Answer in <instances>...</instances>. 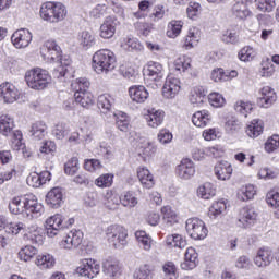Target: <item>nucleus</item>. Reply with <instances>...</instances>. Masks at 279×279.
I'll use <instances>...</instances> for the list:
<instances>
[{"label": "nucleus", "instance_id": "obj_1", "mask_svg": "<svg viewBox=\"0 0 279 279\" xmlns=\"http://www.w3.org/2000/svg\"><path fill=\"white\" fill-rule=\"evenodd\" d=\"M41 53L44 58H47L48 60H51V62H58V66L53 70V77H57V80H68V77H71V74H69V65L71 64V59L66 56L62 57V49L56 40L49 39L47 40L43 48Z\"/></svg>", "mask_w": 279, "mask_h": 279}, {"label": "nucleus", "instance_id": "obj_2", "mask_svg": "<svg viewBox=\"0 0 279 279\" xmlns=\"http://www.w3.org/2000/svg\"><path fill=\"white\" fill-rule=\"evenodd\" d=\"M93 69L98 75H108L117 69V57L110 49H100L93 56Z\"/></svg>", "mask_w": 279, "mask_h": 279}, {"label": "nucleus", "instance_id": "obj_3", "mask_svg": "<svg viewBox=\"0 0 279 279\" xmlns=\"http://www.w3.org/2000/svg\"><path fill=\"white\" fill-rule=\"evenodd\" d=\"M66 7L62 2L48 1L40 7L39 16L46 23H60L66 19Z\"/></svg>", "mask_w": 279, "mask_h": 279}, {"label": "nucleus", "instance_id": "obj_4", "mask_svg": "<svg viewBox=\"0 0 279 279\" xmlns=\"http://www.w3.org/2000/svg\"><path fill=\"white\" fill-rule=\"evenodd\" d=\"M25 81L27 86L33 88V90H45L51 82V76L46 70L36 68L26 72Z\"/></svg>", "mask_w": 279, "mask_h": 279}, {"label": "nucleus", "instance_id": "obj_5", "mask_svg": "<svg viewBox=\"0 0 279 279\" xmlns=\"http://www.w3.org/2000/svg\"><path fill=\"white\" fill-rule=\"evenodd\" d=\"M73 223H75L74 218L66 220V218L61 214H56L46 220V234L49 239H53L60 234L61 230H64V228H71Z\"/></svg>", "mask_w": 279, "mask_h": 279}, {"label": "nucleus", "instance_id": "obj_6", "mask_svg": "<svg viewBox=\"0 0 279 279\" xmlns=\"http://www.w3.org/2000/svg\"><path fill=\"white\" fill-rule=\"evenodd\" d=\"M185 230L194 241H204L208 236V228L204 220L199 218H189L185 222Z\"/></svg>", "mask_w": 279, "mask_h": 279}, {"label": "nucleus", "instance_id": "obj_7", "mask_svg": "<svg viewBox=\"0 0 279 279\" xmlns=\"http://www.w3.org/2000/svg\"><path fill=\"white\" fill-rule=\"evenodd\" d=\"M107 239L113 247H121L128 243V230L119 225H111L106 230Z\"/></svg>", "mask_w": 279, "mask_h": 279}, {"label": "nucleus", "instance_id": "obj_8", "mask_svg": "<svg viewBox=\"0 0 279 279\" xmlns=\"http://www.w3.org/2000/svg\"><path fill=\"white\" fill-rule=\"evenodd\" d=\"M24 197V207L26 210V217L29 219H38L45 213V207L38 202V197L34 194H26Z\"/></svg>", "mask_w": 279, "mask_h": 279}, {"label": "nucleus", "instance_id": "obj_9", "mask_svg": "<svg viewBox=\"0 0 279 279\" xmlns=\"http://www.w3.org/2000/svg\"><path fill=\"white\" fill-rule=\"evenodd\" d=\"M195 162H193V160H191L190 158L182 159L180 163L175 167L177 178L184 182L193 180V178H195Z\"/></svg>", "mask_w": 279, "mask_h": 279}, {"label": "nucleus", "instance_id": "obj_10", "mask_svg": "<svg viewBox=\"0 0 279 279\" xmlns=\"http://www.w3.org/2000/svg\"><path fill=\"white\" fill-rule=\"evenodd\" d=\"M101 271V266L95 259H83L76 268V274L83 278L93 279Z\"/></svg>", "mask_w": 279, "mask_h": 279}, {"label": "nucleus", "instance_id": "obj_11", "mask_svg": "<svg viewBox=\"0 0 279 279\" xmlns=\"http://www.w3.org/2000/svg\"><path fill=\"white\" fill-rule=\"evenodd\" d=\"M257 217L258 214L256 213V209L254 207L246 206L240 210L238 226H240V228H252V226L256 223Z\"/></svg>", "mask_w": 279, "mask_h": 279}, {"label": "nucleus", "instance_id": "obj_12", "mask_svg": "<svg viewBox=\"0 0 279 279\" xmlns=\"http://www.w3.org/2000/svg\"><path fill=\"white\" fill-rule=\"evenodd\" d=\"M32 32L27 28L15 31L11 36V43L15 49H25L32 43Z\"/></svg>", "mask_w": 279, "mask_h": 279}, {"label": "nucleus", "instance_id": "obj_13", "mask_svg": "<svg viewBox=\"0 0 279 279\" xmlns=\"http://www.w3.org/2000/svg\"><path fill=\"white\" fill-rule=\"evenodd\" d=\"M165 111L156 108L147 109L146 113L144 114L146 124L148 128H153V130H157V128H160V125L165 123Z\"/></svg>", "mask_w": 279, "mask_h": 279}, {"label": "nucleus", "instance_id": "obj_14", "mask_svg": "<svg viewBox=\"0 0 279 279\" xmlns=\"http://www.w3.org/2000/svg\"><path fill=\"white\" fill-rule=\"evenodd\" d=\"M114 104H117V100L110 94L98 96L97 106L107 119H112V114L117 112L114 111Z\"/></svg>", "mask_w": 279, "mask_h": 279}, {"label": "nucleus", "instance_id": "obj_15", "mask_svg": "<svg viewBox=\"0 0 279 279\" xmlns=\"http://www.w3.org/2000/svg\"><path fill=\"white\" fill-rule=\"evenodd\" d=\"M20 95L21 93L14 84L9 82L0 84V100L4 104H14Z\"/></svg>", "mask_w": 279, "mask_h": 279}, {"label": "nucleus", "instance_id": "obj_16", "mask_svg": "<svg viewBox=\"0 0 279 279\" xmlns=\"http://www.w3.org/2000/svg\"><path fill=\"white\" fill-rule=\"evenodd\" d=\"M82 241H84V233L80 230H72L60 242V247L62 250H73L80 247Z\"/></svg>", "mask_w": 279, "mask_h": 279}, {"label": "nucleus", "instance_id": "obj_17", "mask_svg": "<svg viewBox=\"0 0 279 279\" xmlns=\"http://www.w3.org/2000/svg\"><path fill=\"white\" fill-rule=\"evenodd\" d=\"M117 25H119L117 17L107 16L99 28L100 38H104V40H110V38H113L114 34H117Z\"/></svg>", "mask_w": 279, "mask_h": 279}, {"label": "nucleus", "instance_id": "obj_18", "mask_svg": "<svg viewBox=\"0 0 279 279\" xmlns=\"http://www.w3.org/2000/svg\"><path fill=\"white\" fill-rule=\"evenodd\" d=\"M180 78L168 75L162 87V96L165 99H174V97L180 93Z\"/></svg>", "mask_w": 279, "mask_h": 279}, {"label": "nucleus", "instance_id": "obj_19", "mask_svg": "<svg viewBox=\"0 0 279 279\" xmlns=\"http://www.w3.org/2000/svg\"><path fill=\"white\" fill-rule=\"evenodd\" d=\"M46 204L49 208H60L64 204L62 187H52L46 195Z\"/></svg>", "mask_w": 279, "mask_h": 279}, {"label": "nucleus", "instance_id": "obj_20", "mask_svg": "<svg viewBox=\"0 0 279 279\" xmlns=\"http://www.w3.org/2000/svg\"><path fill=\"white\" fill-rule=\"evenodd\" d=\"M199 265V254L193 247H187L184 254V260L181 263V269L191 271Z\"/></svg>", "mask_w": 279, "mask_h": 279}, {"label": "nucleus", "instance_id": "obj_21", "mask_svg": "<svg viewBox=\"0 0 279 279\" xmlns=\"http://www.w3.org/2000/svg\"><path fill=\"white\" fill-rule=\"evenodd\" d=\"M256 267H269L274 263V251L269 247H262L257 251L254 258Z\"/></svg>", "mask_w": 279, "mask_h": 279}, {"label": "nucleus", "instance_id": "obj_22", "mask_svg": "<svg viewBox=\"0 0 279 279\" xmlns=\"http://www.w3.org/2000/svg\"><path fill=\"white\" fill-rule=\"evenodd\" d=\"M146 73L151 82H162L165 78V66L160 62L148 61Z\"/></svg>", "mask_w": 279, "mask_h": 279}, {"label": "nucleus", "instance_id": "obj_23", "mask_svg": "<svg viewBox=\"0 0 279 279\" xmlns=\"http://www.w3.org/2000/svg\"><path fill=\"white\" fill-rule=\"evenodd\" d=\"M129 95L135 104H145L149 98V92L143 85H134L129 88Z\"/></svg>", "mask_w": 279, "mask_h": 279}, {"label": "nucleus", "instance_id": "obj_24", "mask_svg": "<svg viewBox=\"0 0 279 279\" xmlns=\"http://www.w3.org/2000/svg\"><path fill=\"white\" fill-rule=\"evenodd\" d=\"M214 171L217 180H221L222 182L232 178V165L228 161L218 162L215 166Z\"/></svg>", "mask_w": 279, "mask_h": 279}, {"label": "nucleus", "instance_id": "obj_25", "mask_svg": "<svg viewBox=\"0 0 279 279\" xmlns=\"http://www.w3.org/2000/svg\"><path fill=\"white\" fill-rule=\"evenodd\" d=\"M259 93V105L262 108H269L270 106H274L276 99H278L276 92H274V89L269 86L263 87Z\"/></svg>", "mask_w": 279, "mask_h": 279}, {"label": "nucleus", "instance_id": "obj_26", "mask_svg": "<svg viewBox=\"0 0 279 279\" xmlns=\"http://www.w3.org/2000/svg\"><path fill=\"white\" fill-rule=\"evenodd\" d=\"M210 121H213V116L208 110L196 111L192 116V123L196 128H206V125H210Z\"/></svg>", "mask_w": 279, "mask_h": 279}, {"label": "nucleus", "instance_id": "obj_27", "mask_svg": "<svg viewBox=\"0 0 279 279\" xmlns=\"http://www.w3.org/2000/svg\"><path fill=\"white\" fill-rule=\"evenodd\" d=\"M207 95L208 90L205 87H194L190 95V104L196 108H199V106L204 104V99H206Z\"/></svg>", "mask_w": 279, "mask_h": 279}, {"label": "nucleus", "instance_id": "obj_28", "mask_svg": "<svg viewBox=\"0 0 279 279\" xmlns=\"http://www.w3.org/2000/svg\"><path fill=\"white\" fill-rule=\"evenodd\" d=\"M137 178L144 189H153L154 184H156L154 174L146 167L137 168Z\"/></svg>", "mask_w": 279, "mask_h": 279}, {"label": "nucleus", "instance_id": "obj_29", "mask_svg": "<svg viewBox=\"0 0 279 279\" xmlns=\"http://www.w3.org/2000/svg\"><path fill=\"white\" fill-rule=\"evenodd\" d=\"M14 118L10 114L0 116V134H2V136H10L14 131Z\"/></svg>", "mask_w": 279, "mask_h": 279}, {"label": "nucleus", "instance_id": "obj_30", "mask_svg": "<svg viewBox=\"0 0 279 279\" xmlns=\"http://www.w3.org/2000/svg\"><path fill=\"white\" fill-rule=\"evenodd\" d=\"M111 119H116V125L120 132L130 131V117H128V113L116 111L114 114L111 116Z\"/></svg>", "mask_w": 279, "mask_h": 279}, {"label": "nucleus", "instance_id": "obj_31", "mask_svg": "<svg viewBox=\"0 0 279 279\" xmlns=\"http://www.w3.org/2000/svg\"><path fill=\"white\" fill-rule=\"evenodd\" d=\"M9 210L12 215H26L24 196H15L9 203Z\"/></svg>", "mask_w": 279, "mask_h": 279}, {"label": "nucleus", "instance_id": "obj_32", "mask_svg": "<svg viewBox=\"0 0 279 279\" xmlns=\"http://www.w3.org/2000/svg\"><path fill=\"white\" fill-rule=\"evenodd\" d=\"M199 38H201L199 28H197V27L190 28L189 33L184 39L183 47L187 50L193 49L194 46L199 43Z\"/></svg>", "mask_w": 279, "mask_h": 279}, {"label": "nucleus", "instance_id": "obj_33", "mask_svg": "<svg viewBox=\"0 0 279 279\" xmlns=\"http://www.w3.org/2000/svg\"><path fill=\"white\" fill-rule=\"evenodd\" d=\"M102 270L107 276H119L121 274V266L119 265V260L108 258L102 264Z\"/></svg>", "mask_w": 279, "mask_h": 279}, {"label": "nucleus", "instance_id": "obj_34", "mask_svg": "<svg viewBox=\"0 0 279 279\" xmlns=\"http://www.w3.org/2000/svg\"><path fill=\"white\" fill-rule=\"evenodd\" d=\"M29 134L33 136V138H35V141H43V138H45V134H47V124H45L43 121L33 123Z\"/></svg>", "mask_w": 279, "mask_h": 279}, {"label": "nucleus", "instance_id": "obj_35", "mask_svg": "<svg viewBox=\"0 0 279 279\" xmlns=\"http://www.w3.org/2000/svg\"><path fill=\"white\" fill-rule=\"evenodd\" d=\"M232 14L235 19H240L241 21L247 19L250 15L247 3L245 1L238 0V2L232 7Z\"/></svg>", "mask_w": 279, "mask_h": 279}, {"label": "nucleus", "instance_id": "obj_36", "mask_svg": "<svg viewBox=\"0 0 279 279\" xmlns=\"http://www.w3.org/2000/svg\"><path fill=\"white\" fill-rule=\"evenodd\" d=\"M197 195L202 199H210L217 195V189L210 182H206L197 189Z\"/></svg>", "mask_w": 279, "mask_h": 279}, {"label": "nucleus", "instance_id": "obj_37", "mask_svg": "<svg viewBox=\"0 0 279 279\" xmlns=\"http://www.w3.org/2000/svg\"><path fill=\"white\" fill-rule=\"evenodd\" d=\"M74 99L76 104H80V106H82V108H88L89 106H93V104H95V99L90 92L88 93L76 92L74 93Z\"/></svg>", "mask_w": 279, "mask_h": 279}, {"label": "nucleus", "instance_id": "obj_38", "mask_svg": "<svg viewBox=\"0 0 279 279\" xmlns=\"http://www.w3.org/2000/svg\"><path fill=\"white\" fill-rule=\"evenodd\" d=\"M78 41L81 47L86 50L90 49V47H95V44L97 43V40L95 39V35L88 31H83L78 35Z\"/></svg>", "mask_w": 279, "mask_h": 279}, {"label": "nucleus", "instance_id": "obj_39", "mask_svg": "<svg viewBox=\"0 0 279 279\" xmlns=\"http://www.w3.org/2000/svg\"><path fill=\"white\" fill-rule=\"evenodd\" d=\"M263 120H253L247 126H246V134L250 136V138H257V136H260L263 134Z\"/></svg>", "mask_w": 279, "mask_h": 279}, {"label": "nucleus", "instance_id": "obj_40", "mask_svg": "<svg viewBox=\"0 0 279 279\" xmlns=\"http://www.w3.org/2000/svg\"><path fill=\"white\" fill-rule=\"evenodd\" d=\"M96 154L101 156L105 160H112V158H114V148H112L108 143L101 142L96 148Z\"/></svg>", "mask_w": 279, "mask_h": 279}, {"label": "nucleus", "instance_id": "obj_41", "mask_svg": "<svg viewBox=\"0 0 279 279\" xmlns=\"http://www.w3.org/2000/svg\"><path fill=\"white\" fill-rule=\"evenodd\" d=\"M254 195H256V187L252 184L242 186L238 192V198L241 202H250V199H254Z\"/></svg>", "mask_w": 279, "mask_h": 279}, {"label": "nucleus", "instance_id": "obj_42", "mask_svg": "<svg viewBox=\"0 0 279 279\" xmlns=\"http://www.w3.org/2000/svg\"><path fill=\"white\" fill-rule=\"evenodd\" d=\"M135 238L140 245L145 250V252H149L151 250V244L154 243V240H151V236L147 234L145 231H136Z\"/></svg>", "mask_w": 279, "mask_h": 279}, {"label": "nucleus", "instance_id": "obj_43", "mask_svg": "<svg viewBox=\"0 0 279 279\" xmlns=\"http://www.w3.org/2000/svg\"><path fill=\"white\" fill-rule=\"evenodd\" d=\"M182 27H184V23L182 21H171L168 24L167 36L168 38H178L180 34H182Z\"/></svg>", "mask_w": 279, "mask_h": 279}, {"label": "nucleus", "instance_id": "obj_44", "mask_svg": "<svg viewBox=\"0 0 279 279\" xmlns=\"http://www.w3.org/2000/svg\"><path fill=\"white\" fill-rule=\"evenodd\" d=\"M226 202L223 201H218L211 204L208 211L210 219H217V217H221V215L226 213Z\"/></svg>", "mask_w": 279, "mask_h": 279}, {"label": "nucleus", "instance_id": "obj_45", "mask_svg": "<svg viewBox=\"0 0 279 279\" xmlns=\"http://www.w3.org/2000/svg\"><path fill=\"white\" fill-rule=\"evenodd\" d=\"M35 263L39 269H51L56 265V259L50 254L38 255Z\"/></svg>", "mask_w": 279, "mask_h": 279}, {"label": "nucleus", "instance_id": "obj_46", "mask_svg": "<svg viewBox=\"0 0 279 279\" xmlns=\"http://www.w3.org/2000/svg\"><path fill=\"white\" fill-rule=\"evenodd\" d=\"M166 245L167 247H179L182 250V247L186 246V240L180 234L168 235L166 238Z\"/></svg>", "mask_w": 279, "mask_h": 279}, {"label": "nucleus", "instance_id": "obj_47", "mask_svg": "<svg viewBox=\"0 0 279 279\" xmlns=\"http://www.w3.org/2000/svg\"><path fill=\"white\" fill-rule=\"evenodd\" d=\"M71 88L74 93H89L90 82L87 78H76L71 83Z\"/></svg>", "mask_w": 279, "mask_h": 279}, {"label": "nucleus", "instance_id": "obj_48", "mask_svg": "<svg viewBox=\"0 0 279 279\" xmlns=\"http://www.w3.org/2000/svg\"><path fill=\"white\" fill-rule=\"evenodd\" d=\"M120 204L124 206L125 208H134L138 204V198L134 195L132 192H124L120 196Z\"/></svg>", "mask_w": 279, "mask_h": 279}, {"label": "nucleus", "instance_id": "obj_49", "mask_svg": "<svg viewBox=\"0 0 279 279\" xmlns=\"http://www.w3.org/2000/svg\"><path fill=\"white\" fill-rule=\"evenodd\" d=\"M238 58L241 62H252V60L256 58V49L251 46H245L239 51Z\"/></svg>", "mask_w": 279, "mask_h": 279}, {"label": "nucleus", "instance_id": "obj_50", "mask_svg": "<svg viewBox=\"0 0 279 279\" xmlns=\"http://www.w3.org/2000/svg\"><path fill=\"white\" fill-rule=\"evenodd\" d=\"M134 27L140 36H144V38H147V36H149V34H151L154 29V24L137 21L134 23Z\"/></svg>", "mask_w": 279, "mask_h": 279}, {"label": "nucleus", "instance_id": "obj_51", "mask_svg": "<svg viewBox=\"0 0 279 279\" xmlns=\"http://www.w3.org/2000/svg\"><path fill=\"white\" fill-rule=\"evenodd\" d=\"M163 270V279H178L180 278V274L178 272V268L173 262H167L162 266Z\"/></svg>", "mask_w": 279, "mask_h": 279}, {"label": "nucleus", "instance_id": "obj_52", "mask_svg": "<svg viewBox=\"0 0 279 279\" xmlns=\"http://www.w3.org/2000/svg\"><path fill=\"white\" fill-rule=\"evenodd\" d=\"M161 215H163V221L167 226H173L178 222V215L170 206H163L161 208Z\"/></svg>", "mask_w": 279, "mask_h": 279}, {"label": "nucleus", "instance_id": "obj_53", "mask_svg": "<svg viewBox=\"0 0 279 279\" xmlns=\"http://www.w3.org/2000/svg\"><path fill=\"white\" fill-rule=\"evenodd\" d=\"M114 182V174L106 173L98 177L95 181L96 186L99 189H110Z\"/></svg>", "mask_w": 279, "mask_h": 279}, {"label": "nucleus", "instance_id": "obj_54", "mask_svg": "<svg viewBox=\"0 0 279 279\" xmlns=\"http://www.w3.org/2000/svg\"><path fill=\"white\" fill-rule=\"evenodd\" d=\"M234 110L235 112L242 114V117L247 118V114L254 110V107L252 102L239 100L234 105Z\"/></svg>", "mask_w": 279, "mask_h": 279}, {"label": "nucleus", "instance_id": "obj_55", "mask_svg": "<svg viewBox=\"0 0 279 279\" xmlns=\"http://www.w3.org/2000/svg\"><path fill=\"white\" fill-rule=\"evenodd\" d=\"M80 171V160L77 157H72L68 162L64 165V173L66 175H75Z\"/></svg>", "mask_w": 279, "mask_h": 279}, {"label": "nucleus", "instance_id": "obj_56", "mask_svg": "<svg viewBox=\"0 0 279 279\" xmlns=\"http://www.w3.org/2000/svg\"><path fill=\"white\" fill-rule=\"evenodd\" d=\"M104 204L109 210H114L119 204H121V196L112 193H107L105 195Z\"/></svg>", "mask_w": 279, "mask_h": 279}, {"label": "nucleus", "instance_id": "obj_57", "mask_svg": "<svg viewBox=\"0 0 279 279\" xmlns=\"http://www.w3.org/2000/svg\"><path fill=\"white\" fill-rule=\"evenodd\" d=\"M151 271H154V266L149 264H144L138 267L137 271L135 272L136 279H151L153 275Z\"/></svg>", "mask_w": 279, "mask_h": 279}, {"label": "nucleus", "instance_id": "obj_58", "mask_svg": "<svg viewBox=\"0 0 279 279\" xmlns=\"http://www.w3.org/2000/svg\"><path fill=\"white\" fill-rule=\"evenodd\" d=\"M11 136V147L15 151H19V149H22L23 147V133L19 130L12 131L10 134Z\"/></svg>", "mask_w": 279, "mask_h": 279}, {"label": "nucleus", "instance_id": "obj_59", "mask_svg": "<svg viewBox=\"0 0 279 279\" xmlns=\"http://www.w3.org/2000/svg\"><path fill=\"white\" fill-rule=\"evenodd\" d=\"M191 69V58L180 57L174 61V70L179 73H184Z\"/></svg>", "mask_w": 279, "mask_h": 279}, {"label": "nucleus", "instance_id": "obj_60", "mask_svg": "<svg viewBox=\"0 0 279 279\" xmlns=\"http://www.w3.org/2000/svg\"><path fill=\"white\" fill-rule=\"evenodd\" d=\"M120 74L124 76L125 80H130V82H136V77H138V72H136L134 68L125 64L120 66Z\"/></svg>", "mask_w": 279, "mask_h": 279}, {"label": "nucleus", "instance_id": "obj_61", "mask_svg": "<svg viewBox=\"0 0 279 279\" xmlns=\"http://www.w3.org/2000/svg\"><path fill=\"white\" fill-rule=\"evenodd\" d=\"M208 101L213 106V108H223L226 105V98H223V95L214 92L208 95Z\"/></svg>", "mask_w": 279, "mask_h": 279}, {"label": "nucleus", "instance_id": "obj_62", "mask_svg": "<svg viewBox=\"0 0 279 279\" xmlns=\"http://www.w3.org/2000/svg\"><path fill=\"white\" fill-rule=\"evenodd\" d=\"M274 73H276V68L274 66V63H271V60L266 59L262 62V69L259 71L262 77H271Z\"/></svg>", "mask_w": 279, "mask_h": 279}, {"label": "nucleus", "instance_id": "obj_63", "mask_svg": "<svg viewBox=\"0 0 279 279\" xmlns=\"http://www.w3.org/2000/svg\"><path fill=\"white\" fill-rule=\"evenodd\" d=\"M265 151H267V154H274V151H279V135H272L266 141Z\"/></svg>", "mask_w": 279, "mask_h": 279}, {"label": "nucleus", "instance_id": "obj_64", "mask_svg": "<svg viewBox=\"0 0 279 279\" xmlns=\"http://www.w3.org/2000/svg\"><path fill=\"white\" fill-rule=\"evenodd\" d=\"M36 252H38L36 247L27 245L19 252V256L21 260L27 263L28 260H32L34 256H36Z\"/></svg>", "mask_w": 279, "mask_h": 279}]
</instances>
